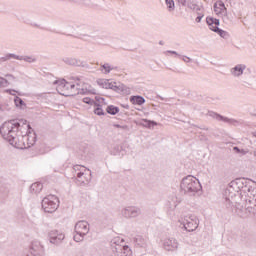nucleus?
Masks as SVG:
<instances>
[{"mask_svg": "<svg viewBox=\"0 0 256 256\" xmlns=\"http://www.w3.org/2000/svg\"><path fill=\"white\" fill-rule=\"evenodd\" d=\"M54 85H57L56 89L58 92L61 91L60 95H69V94H65L63 91H69L71 89H75V84L66 82L65 79L54 81Z\"/></svg>", "mask_w": 256, "mask_h": 256, "instance_id": "f8f14e48", "label": "nucleus"}, {"mask_svg": "<svg viewBox=\"0 0 256 256\" xmlns=\"http://www.w3.org/2000/svg\"><path fill=\"white\" fill-rule=\"evenodd\" d=\"M180 189L183 191L184 195L195 197V195H197V193H199L203 187L201 186L199 179L192 175H188L182 179Z\"/></svg>", "mask_w": 256, "mask_h": 256, "instance_id": "7ed1b4c3", "label": "nucleus"}, {"mask_svg": "<svg viewBox=\"0 0 256 256\" xmlns=\"http://www.w3.org/2000/svg\"><path fill=\"white\" fill-rule=\"evenodd\" d=\"M48 237L52 245H61L65 239V234L59 232V230H51L48 233Z\"/></svg>", "mask_w": 256, "mask_h": 256, "instance_id": "9b49d317", "label": "nucleus"}, {"mask_svg": "<svg viewBox=\"0 0 256 256\" xmlns=\"http://www.w3.org/2000/svg\"><path fill=\"white\" fill-rule=\"evenodd\" d=\"M113 253L116 256H132L133 251H131V248L129 246H121L119 244H116L113 248Z\"/></svg>", "mask_w": 256, "mask_h": 256, "instance_id": "4468645a", "label": "nucleus"}, {"mask_svg": "<svg viewBox=\"0 0 256 256\" xmlns=\"http://www.w3.org/2000/svg\"><path fill=\"white\" fill-rule=\"evenodd\" d=\"M30 250L35 254V255H43V246L41 245L40 242H32Z\"/></svg>", "mask_w": 256, "mask_h": 256, "instance_id": "5701e85b", "label": "nucleus"}, {"mask_svg": "<svg viewBox=\"0 0 256 256\" xmlns=\"http://www.w3.org/2000/svg\"><path fill=\"white\" fill-rule=\"evenodd\" d=\"M95 99L98 103H99V101H105V98H102V97H99V96H96Z\"/></svg>", "mask_w": 256, "mask_h": 256, "instance_id": "5fc2aeb1", "label": "nucleus"}, {"mask_svg": "<svg viewBox=\"0 0 256 256\" xmlns=\"http://www.w3.org/2000/svg\"><path fill=\"white\" fill-rule=\"evenodd\" d=\"M159 45H164V42L162 40H160Z\"/></svg>", "mask_w": 256, "mask_h": 256, "instance_id": "6e6d98bb", "label": "nucleus"}, {"mask_svg": "<svg viewBox=\"0 0 256 256\" xmlns=\"http://www.w3.org/2000/svg\"><path fill=\"white\" fill-rule=\"evenodd\" d=\"M253 183H255L253 180L247 178H236L235 180H232L233 187H237L239 193H241V195L244 194L243 197H247L249 195V192L253 187Z\"/></svg>", "mask_w": 256, "mask_h": 256, "instance_id": "20e7f679", "label": "nucleus"}, {"mask_svg": "<svg viewBox=\"0 0 256 256\" xmlns=\"http://www.w3.org/2000/svg\"><path fill=\"white\" fill-rule=\"evenodd\" d=\"M247 153H249V149H240V157H243L245 155H247Z\"/></svg>", "mask_w": 256, "mask_h": 256, "instance_id": "c03bdc74", "label": "nucleus"}, {"mask_svg": "<svg viewBox=\"0 0 256 256\" xmlns=\"http://www.w3.org/2000/svg\"><path fill=\"white\" fill-rule=\"evenodd\" d=\"M246 69L247 66L245 64H237L231 68L230 73L233 75V77H241Z\"/></svg>", "mask_w": 256, "mask_h": 256, "instance_id": "6ab92c4d", "label": "nucleus"}, {"mask_svg": "<svg viewBox=\"0 0 256 256\" xmlns=\"http://www.w3.org/2000/svg\"><path fill=\"white\" fill-rule=\"evenodd\" d=\"M182 60L185 62V63H189V61H191V59L187 56H183L182 57Z\"/></svg>", "mask_w": 256, "mask_h": 256, "instance_id": "864d4df0", "label": "nucleus"}, {"mask_svg": "<svg viewBox=\"0 0 256 256\" xmlns=\"http://www.w3.org/2000/svg\"><path fill=\"white\" fill-rule=\"evenodd\" d=\"M114 127H116V129H122V131H129V126L127 125L114 124Z\"/></svg>", "mask_w": 256, "mask_h": 256, "instance_id": "79ce46f5", "label": "nucleus"}, {"mask_svg": "<svg viewBox=\"0 0 256 256\" xmlns=\"http://www.w3.org/2000/svg\"><path fill=\"white\" fill-rule=\"evenodd\" d=\"M182 225L185 231L191 233L199 227V219L195 215H190L187 219H184Z\"/></svg>", "mask_w": 256, "mask_h": 256, "instance_id": "1a4fd4ad", "label": "nucleus"}, {"mask_svg": "<svg viewBox=\"0 0 256 256\" xmlns=\"http://www.w3.org/2000/svg\"><path fill=\"white\" fill-rule=\"evenodd\" d=\"M187 7H188V9H192L193 11H201V8L199 7V5H197L193 2H188Z\"/></svg>", "mask_w": 256, "mask_h": 256, "instance_id": "58836bf2", "label": "nucleus"}, {"mask_svg": "<svg viewBox=\"0 0 256 256\" xmlns=\"http://www.w3.org/2000/svg\"><path fill=\"white\" fill-rule=\"evenodd\" d=\"M121 215L125 219H135L141 215V208L137 206H126L122 208Z\"/></svg>", "mask_w": 256, "mask_h": 256, "instance_id": "6e6552de", "label": "nucleus"}, {"mask_svg": "<svg viewBox=\"0 0 256 256\" xmlns=\"http://www.w3.org/2000/svg\"><path fill=\"white\" fill-rule=\"evenodd\" d=\"M73 169H74V171H80L81 172V169H85V166L74 165Z\"/></svg>", "mask_w": 256, "mask_h": 256, "instance_id": "a18cd8bd", "label": "nucleus"}, {"mask_svg": "<svg viewBox=\"0 0 256 256\" xmlns=\"http://www.w3.org/2000/svg\"><path fill=\"white\" fill-rule=\"evenodd\" d=\"M206 23H207V25L210 26L211 31H213L214 33H217L218 35H220V37L225 39L227 32L224 31L223 29L219 28V25H220L219 19H216L213 17H207Z\"/></svg>", "mask_w": 256, "mask_h": 256, "instance_id": "0eeeda50", "label": "nucleus"}, {"mask_svg": "<svg viewBox=\"0 0 256 256\" xmlns=\"http://www.w3.org/2000/svg\"><path fill=\"white\" fill-rule=\"evenodd\" d=\"M100 67H101V71L104 70V75H109L111 71H113L114 69H117V66L113 67L109 65V63L100 64Z\"/></svg>", "mask_w": 256, "mask_h": 256, "instance_id": "bb28decb", "label": "nucleus"}, {"mask_svg": "<svg viewBox=\"0 0 256 256\" xmlns=\"http://www.w3.org/2000/svg\"><path fill=\"white\" fill-rule=\"evenodd\" d=\"M214 11H215L216 15H219V4H218V1L214 4Z\"/></svg>", "mask_w": 256, "mask_h": 256, "instance_id": "de8ad7c7", "label": "nucleus"}, {"mask_svg": "<svg viewBox=\"0 0 256 256\" xmlns=\"http://www.w3.org/2000/svg\"><path fill=\"white\" fill-rule=\"evenodd\" d=\"M83 103H86V105H97V102L89 97L83 98Z\"/></svg>", "mask_w": 256, "mask_h": 256, "instance_id": "ea45409f", "label": "nucleus"}, {"mask_svg": "<svg viewBox=\"0 0 256 256\" xmlns=\"http://www.w3.org/2000/svg\"><path fill=\"white\" fill-rule=\"evenodd\" d=\"M83 239H85V235H81L79 233H76V235H74V241H76V243L83 241Z\"/></svg>", "mask_w": 256, "mask_h": 256, "instance_id": "a19ab883", "label": "nucleus"}, {"mask_svg": "<svg viewBox=\"0 0 256 256\" xmlns=\"http://www.w3.org/2000/svg\"><path fill=\"white\" fill-rule=\"evenodd\" d=\"M85 171H88V172H89V174L91 173V170H89V169H87V168H85Z\"/></svg>", "mask_w": 256, "mask_h": 256, "instance_id": "13d9d810", "label": "nucleus"}, {"mask_svg": "<svg viewBox=\"0 0 256 256\" xmlns=\"http://www.w3.org/2000/svg\"><path fill=\"white\" fill-rule=\"evenodd\" d=\"M30 133L31 125L24 119L6 121L0 127V135L12 147H16V149H20L21 144L25 145V141H27L28 145L35 143L36 137L34 136L31 139V136H29Z\"/></svg>", "mask_w": 256, "mask_h": 256, "instance_id": "f257e3e1", "label": "nucleus"}, {"mask_svg": "<svg viewBox=\"0 0 256 256\" xmlns=\"http://www.w3.org/2000/svg\"><path fill=\"white\" fill-rule=\"evenodd\" d=\"M167 53H170L171 55H176L177 57H181V55H179V53H177V51L168 50Z\"/></svg>", "mask_w": 256, "mask_h": 256, "instance_id": "09e8293b", "label": "nucleus"}, {"mask_svg": "<svg viewBox=\"0 0 256 256\" xmlns=\"http://www.w3.org/2000/svg\"><path fill=\"white\" fill-rule=\"evenodd\" d=\"M214 11H215L216 15H219V4H218V1L214 4Z\"/></svg>", "mask_w": 256, "mask_h": 256, "instance_id": "49530a36", "label": "nucleus"}, {"mask_svg": "<svg viewBox=\"0 0 256 256\" xmlns=\"http://www.w3.org/2000/svg\"><path fill=\"white\" fill-rule=\"evenodd\" d=\"M208 116L212 117V119H216V121H223L224 123H228L229 125H235L239 123V121L233 118L222 116L221 114H217V112H213V111H209Z\"/></svg>", "mask_w": 256, "mask_h": 256, "instance_id": "2eb2a0df", "label": "nucleus"}, {"mask_svg": "<svg viewBox=\"0 0 256 256\" xmlns=\"http://www.w3.org/2000/svg\"><path fill=\"white\" fill-rule=\"evenodd\" d=\"M177 1H178V3H181V5L183 7H185V5H187V0H177Z\"/></svg>", "mask_w": 256, "mask_h": 256, "instance_id": "603ef678", "label": "nucleus"}, {"mask_svg": "<svg viewBox=\"0 0 256 256\" xmlns=\"http://www.w3.org/2000/svg\"><path fill=\"white\" fill-rule=\"evenodd\" d=\"M130 103H132V105H144L145 98L141 95L131 96Z\"/></svg>", "mask_w": 256, "mask_h": 256, "instance_id": "b1692460", "label": "nucleus"}, {"mask_svg": "<svg viewBox=\"0 0 256 256\" xmlns=\"http://www.w3.org/2000/svg\"><path fill=\"white\" fill-rule=\"evenodd\" d=\"M10 59H17V54L8 53L5 56L1 57L0 61L2 62L10 61Z\"/></svg>", "mask_w": 256, "mask_h": 256, "instance_id": "c9c22d12", "label": "nucleus"}, {"mask_svg": "<svg viewBox=\"0 0 256 256\" xmlns=\"http://www.w3.org/2000/svg\"><path fill=\"white\" fill-rule=\"evenodd\" d=\"M106 112H107L109 115H117V113H119V107L114 106V105H109V106L106 108Z\"/></svg>", "mask_w": 256, "mask_h": 256, "instance_id": "c756f323", "label": "nucleus"}, {"mask_svg": "<svg viewBox=\"0 0 256 256\" xmlns=\"http://www.w3.org/2000/svg\"><path fill=\"white\" fill-rule=\"evenodd\" d=\"M94 106L96 107L94 109L95 115H99V116L105 115V111H103V107L99 103L96 102V104H94Z\"/></svg>", "mask_w": 256, "mask_h": 256, "instance_id": "f704fd0d", "label": "nucleus"}, {"mask_svg": "<svg viewBox=\"0 0 256 256\" xmlns=\"http://www.w3.org/2000/svg\"><path fill=\"white\" fill-rule=\"evenodd\" d=\"M16 60L17 61H25L26 63H36L37 62V58H35L33 56H19V55H16Z\"/></svg>", "mask_w": 256, "mask_h": 256, "instance_id": "393cba45", "label": "nucleus"}, {"mask_svg": "<svg viewBox=\"0 0 256 256\" xmlns=\"http://www.w3.org/2000/svg\"><path fill=\"white\" fill-rule=\"evenodd\" d=\"M48 237L52 245H61L65 239V234L59 232V230H51L48 233Z\"/></svg>", "mask_w": 256, "mask_h": 256, "instance_id": "9d476101", "label": "nucleus"}, {"mask_svg": "<svg viewBox=\"0 0 256 256\" xmlns=\"http://www.w3.org/2000/svg\"><path fill=\"white\" fill-rule=\"evenodd\" d=\"M110 89H112V91H115L116 93H121L125 91V85L122 84L117 86L112 83V86L110 87Z\"/></svg>", "mask_w": 256, "mask_h": 256, "instance_id": "e433bc0d", "label": "nucleus"}, {"mask_svg": "<svg viewBox=\"0 0 256 256\" xmlns=\"http://www.w3.org/2000/svg\"><path fill=\"white\" fill-rule=\"evenodd\" d=\"M125 107V109H129V105H126V106H124Z\"/></svg>", "mask_w": 256, "mask_h": 256, "instance_id": "bf43d9fd", "label": "nucleus"}, {"mask_svg": "<svg viewBox=\"0 0 256 256\" xmlns=\"http://www.w3.org/2000/svg\"><path fill=\"white\" fill-rule=\"evenodd\" d=\"M244 209L252 215H256V189L251 188L247 196H244Z\"/></svg>", "mask_w": 256, "mask_h": 256, "instance_id": "423d86ee", "label": "nucleus"}, {"mask_svg": "<svg viewBox=\"0 0 256 256\" xmlns=\"http://www.w3.org/2000/svg\"><path fill=\"white\" fill-rule=\"evenodd\" d=\"M203 17H205V15L198 12V17H196V23H201V19H203Z\"/></svg>", "mask_w": 256, "mask_h": 256, "instance_id": "37998d69", "label": "nucleus"}, {"mask_svg": "<svg viewBox=\"0 0 256 256\" xmlns=\"http://www.w3.org/2000/svg\"><path fill=\"white\" fill-rule=\"evenodd\" d=\"M9 195V188L7 186H0V199H5Z\"/></svg>", "mask_w": 256, "mask_h": 256, "instance_id": "72a5a7b5", "label": "nucleus"}, {"mask_svg": "<svg viewBox=\"0 0 256 256\" xmlns=\"http://www.w3.org/2000/svg\"><path fill=\"white\" fill-rule=\"evenodd\" d=\"M5 77L7 79L0 77V87H9L13 81H17V78L13 74H6Z\"/></svg>", "mask_w": 256, "mask_h": 256, "instance_id": "aec40b11", "label": "nucleus"}, {"mask_svg": "<svg viewBox=\"0 0 256 256\" xmlns=\"http://www.w3.org/2000/svg\"><path fill=\"white\" fill-rule=\"evenodd\" d=\"M77 93L80 95H89L91 93L92 95H97V92L95 89H91V85L87 83H83L82 87H77Z\"/></svg>", "mask_w": 256, "mask_h": 256, "instance_id": "a211bd4d", "label": "nucleus"}, {"mask_svg": "<svg viewBox=\"0 0 256 256\" xmlns=\"http://www.w3.org/2000/svg\"><path fill=\"white\" fill-rule=\"evenodd\" d=\"M62 61L65 63V65H70L71 67H85V65H83V61L77 58L64 57Z\"/></svg>", "mask_w": 256, "mask_h": 256, "instance_id": "f3484780", "label": "nucleus"}, {"mask_svg": "<svg viewBox=\"0 0 256 256\" xmlns=\"http://www.w3.org/2000/svg\"><path fill=\"white\" fill-rule=\"evenodd\" d=\"M141 125L143 127H147L148 129H151L152 127H157V123L155 121L147 119H143Z\"/></svg>", "mask_w": 256, "mask_h": 256, "instance_id": "c85d7f7f", "label": "nucleus"}, {"mask_svg": "<svg viewBox=\"0 0 256 256\" xmlns=\"http://www.w3.org/2000/svg\"><path fill=\"white\" fill-rule=\"evenodd\" d=\"M31 193H41L43 191V184L41 182L33 183L30 186Z\"/></svg>", "mask_w": 256, "mask_h": 256, "instance_id": "a878e982", "label": "nucleus"}, {"mask_svg": "<svg viewBox=\"0 0 256 256\" xmlns=\"http://www.w3.org/2000/svg\"><path fill=\"white\" fill-rule=\"evenodd\" d=\"M85 172L80 171L77 173V179L81 183V185H89L91 183V179L93 178V174L90 172V176L88 178H83Z\"/></svg>", "mask_w": 256, "mask_h": 256, "instance_id": "412c9836", "label": "nucleus"}, {"mask_svg": "<svg viewBox=\"0 0 256 256\" xmlns=\"http://www.w3.org/2000/svg\"><path fill=\"white\" fill-rule=\"evenodd\" d=\"M113 82H109V80H100L98 81V85L103 87V89H111Z\"/></svg>", "mask_w": 256, "mask_h": 256, "instance_id": "473e14b6", "label": "nucleus"}, {"mask_svg": "<svg viewBox=\"0 0 256 256\" xmlns=\"http://www.w3.org/2000/svg\"><path fill=\"white\" fill-rule=\"evenodd\" d=\"M159 97V99H161V101H163V97H161V96H158Z\"/></svg>", "mask_w": 256, "mask_h": 256, "instance_id": "052dcab7", "label": "nucleus"}, {"mask_svg": "<svg viewBox=\"0 0 256 256\" xmlns=\"http://www.w3.org/2000/svg\"><path fill=\"white\" fill-rule=\"evenodd\" d=\"M226 1H231V0H226Z\"/></svg>", "mask_w": 256, "mask_h": 256, "instance_id": "e2e57ef3", "label": "nucleus"}, {"mask_svg": "<svg viewBox=\"0 0 256 256\" xmlns=\"http://www.w3.org/2000/svg\"><path fill=\"white\" fill-rule=\"evenodd\" d=\"M24 256H37V254H35V252L30 250L27 253H25Z\"/></svg>", "mask_w": 256, "mask_h": 256, "instance_id": "8fccbe9b", "label": "nucleus"}, {"mask_svg": "<svg viewBox=\"0 0 256 256\" xmlns=\"http://www.w3.org/2000/svg\"><path fill=\"white\" fill-rule=\"evenodd\" d=\"M14 103H15L16 107H20V109H25V107H26L25 102L19 96L15 97Z\"/></svg>", "mask_w": 256, "mask_h": 256, "instance_id": "2f4dec72", "label": "nucleus"}, {"mask_svg": "<svg viewBox=\"0 0 256 256\" xmlns=\"http://www.w3.org/2000/svg\"><path fill=\"white\" fill-rule=\"evenodd\" d=\"M42 209L45 213H55L59 209V198L55 195H48L42 200Z\"/></svg>", "mask_w": 256, "mask_h": 256, "instance_id": "39448f33", "label": "nucleus"}, {"mask_svg": "<svg viewBox=\"0 0 256 256\" xmlns=\"http://www.w3.org/2000/svg\"><path fill=\"white\" fill-rule=\"evenodd\" d=\"M218 9L219 15H227V7H225V2L223 0H218Z\"/></svg>", "mask_w": 256, "mask_h": 256, "instance_id": "cd10ccee", "label": "nucleus"}, {"mask_svg": "<svg viewBox=\"0 0 256 256\" xmlns=\"http://www.w3.org/2000/svg\"><path fill=\"white\" fill-rule=\"evenodd\" d=\"M200 129H203L204 131H207L208 128L205 127H201Z\"/></svg>", "mask_w": 256, "mask_h": 256, "instance_id": "4d7b16f0", "label": "nucleus"}, {"mask_svg": "<svg viewBox=\"0 0 256 256\" xmlns=\"http://www.w3.org/2000/svg\"><path fill=\"white\" fill-rule=\"evenodd\" d=\"M163 248L165 251H177L179 242L173 237L165 238L163 241Z\"/></svg>", "mask_w": 256, "mask_h": 256, "instance_id": "ddd939ff", "label": "nucleus"}, {"mask_svg": "<svg viewBox=\"0 0 256 256\" xmlns=\"http://www.w3.org/2000/svg\"><path fill=\"white\" fill-rule=\"evenodd\" d=\"M76 80L78 81V82H76V84H74L75 85V88H72V89H70V91H71V94H68V95H79L78 93H77V87H80V89L83 87V82H80V79L79 78H76Z\"/></svg>", "mask_w": 256, "mask_h": 256, "instance_id": "7c9ffc66", "label": "nucleus"}, {"mask_svg": "<svg viewBox=\"0 0 256 256\" xmlns=\"http://www.w3.org/2000/svg\"><path fill=\"white\" fill-rule=\"evenodd\" d=\"M233 151H235V153H237L239 155V153H241V149L237 146L233 147Z\"/></svg>", "mask_w": 256, "mask_h": 256, "instance_id": "3c124183", "label": "nucleus"}, {"mask_svg": "<svg viewBox=\"0 0 256 256\" xmlns=\"http://www.w3.org/2000/svg\"><path fill=\"white\" fill-rule=\"evenodd\" d=\"M254 116L256 117V114H254Z\"/></svg>", "mask_w": 256, "mask_h": 256, "instance_id": "0e129e2a", "label": "nucleus"}, {"mask_svg": "<svg viewBox=\"0 0 256 256\" xmlns=\"http://www.w3.org/2000/svg\"><path fill=\"white\" fill-rule=\"evenodd\" d=\"M168 7V11H175V1L174 0H165Z\"/></svg>", "mask_w": 256, "mask_h": 256, "instance_id": "4c0bfd02", "label": "nucleus"}, {"mask_svg": "<svg viewBox=\"0 0 256 256\" xmlns=\"http://www.w3.org/2000/svg\"><path fill=\"white\" fill-rule=\"evenodd\" d=\"M246 83V85H250L249 83H247V82H245Z\"/></svg>", "mask_w": 256, "mask_h": 256, "instance_id": "680f3d73", "label": "nucleus"}, {"mask_svg": "<svg viewBox=\"0 0 256 256\" xmlns=\"http://www.w3.org/2000/svg\"><path fill=\"white\" fill-rule=\"evenodd\" d=\"M134 244H135V247H140L142 249H145L147 248V239H145L141 235H138L134 238Z\"/></svg>", "mask_w": 256, "mask_h": 256, "instance_id": "4be33fe9", "label": "nucleus"}, {"mask_svg": "<svg viewBox=\"0 0 256 256\" xmlns=\"http://www.w3.org/2000/svg\"><path fill=\"white\" fill-rule=\"evenodd\" d=\"M224 205L229 211L235 210V205H238L241 209H245L244 196L239 192L237 187L233 186V181L229 183V186L223 193Z\"/></svg>", "mask_w": 256, "mask_h": 256, "instance_id": "f03ea898", "label": "nucleus"}, {"mask_svg": "<svg viewBox=\"0 0 256 256\" xmlns=\"http://www.w3.org/2000/svg\"><path fill=\"white\" fill-rule=\"evenodd\" d=\"M75 233L78 235H87L89 233V222L82 220L76 223Z\"/></svg>", "mask_w": 256, "mask_h": 256, "instance_id": "dca6fc26", "label": "nucleus"}]
</instances>
